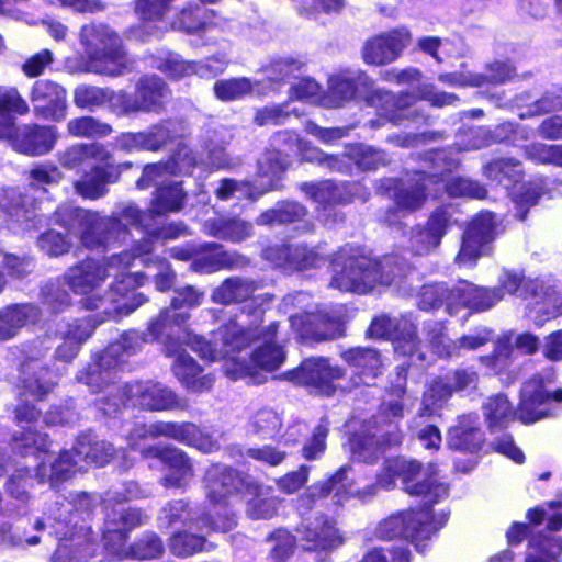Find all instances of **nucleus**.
<instances>
[{"label": "nucleus", "mask_w": 562, "mask_h": 562, "mask_svg": "<svg viewBox=\"0 0 562 562\" xmlns=\"http://www.w3.org/2000/svg\"><path fill=\"white\" fill-rule=\"evenodd\" d=\"M149 239L139 241L134 252L113 255L106 262L86 259L66 272L64 279L74 293L87 295L82 305L87 310L102 308L109 318L126 316L140 306L146 299L143 294L130 297L127 293L143 284L144 274L130 273L127 268L136 257L151 252Z\"/></svg>", "instance_id": "1"}, {"label": "nucleus", "mask_w": 562, "mask_h": 562, "mask_svg": "<svg viewBox=\"0 0 562 562\" xmlns=\"http://www.w3.org/2000/svg\"><path fill=\"white\" fill-rule=\"evenodd\" d=\"M188 318V313L175 312L167 307L150 319L145 336L148 341L162 342L165 353L168 344L172 347L187 345L202 358L209 360L225 356L227 352L245 346L248 341V337L234 322H228L213 331L212 341H206L203 337L186 330H181V335L178 334V337L175 338L176 328L184 324Z\"/></svg>", "instance_id": "2"}, {"label": "nucleus", "mask_w": 562, "mask_h": 562, "mask_svg": "<svg viewBox=\"0 0 562 562\" xmlns=\"http://www.w3.org/2000/svg\"><path fill=\"white\" fill-rule=\"evenodd\" d=\"M94 502L91 495L80 492L70 495L66 502L56 501L47 507L45 518L35 522V529L42 530L46 526L53 529L59 544L56 553L59 557L69 550L70 562H85L94 554V538L91 529L79 525V515L89 516Z\"/></svg>", "instance_id": "3"}, {"label": "nucleus", "mask_w": 562, "mask_h": 562, "mask_svg": "<svg viewBox=\"0 0 562 562\" xmlns=\"http://www.w3.org/2000/svg\"><path fill=\"white\" fill-rule=\"evenodd\" d=\"M405 384L406 370L404 367H400L397 378L392 385V393L395 397L381 404L379 416L373 420L374 431L368 425L360 434H356L350 439L351 452L358 460L372 462L384 447L401 442L396 422L404 416V404L401 397L405 394Z\"/></svg>", "instance_id": "4"}, {"label": "nucleus", "mask_w": 562, "mask_h": 562, "mask_svg": "<svg viewBox=\"0 0 562 562\" xmlns=\"http://www.w3.org/2000/svg\"><path fill=\"white\" fill-rule=\"evenodd\" d=\"M70 212L71 221H79L82 226L81 241L90 249L106 248L125 233L126 226L142 227L147 232L155 233L151 221L154 213L140 212L133 204H126L110 217L100 216L98 213L86 211L79 207L61 209L57 215L63 212Z\"/></svg>", "instance_id": "5"}, {"label": "nucleus", "mask_w": 562, "mask_h": 562, "mask_svg": "<svg viewBox=\"0 0 562 562\" xmlns=\"http://www.w3.org/2000/svg\"><path fill=\"white\" fill-rule=\"evenodd\" d=\"M330 286L342 292L364 294L378 284L389 285L401 276L402 268L394 257L374 260L364 256H345V250L333 260Z\"/></svg>", "instance_id": "6"}, {"label": "nucleus", "mask_w": 562, "mask_h": 562, "mask_svg": "<svg viewBox=\"0 0 562 562\" xmlns=\"http://www.w3.org/2000/svg\"><path fill=\"white\" fill-rule=\"evenodd\" d=\"M116 450L111 442L98 440L91 435L80 436L72 450H63L58 456H49L35 469L40 483L55 486L69 480L76 472L83 471L88 464L104 465L114 457Z\"/></svg>", "instance_id": "7"}, {"label": "nucleus", "mask_w": 562, "mask_h": 562, "mask_svg": "<svg viewBox=\"0 0 562 562\" xmlns=\"http://www.w3.org/2000/svg\"><path fill=\"white\" fill-rule=\"evenodd\" d=\"M229 322H234L240 328V330L248 337V341L245 346L237 348L236 350H232L225 356L217 357L215 360L226 359L224 372L232 380L248 379L249 382L254 384L262 383L263 375L260 373V370L272 372L280 368L285 360V352L283 348L274 341L278 324L271 323L260 331L258 339L262 341V345L252 352L250 362L248 363L236 358L234 353L243 350L249 345L254 336L252 330L250 328L245 329L234 319H231Z\"/></svg>", "instance_id": "8"}, {"label": "nucleus", "mask_w": 562, "mask_h": 562, "mask_svg": "<svg viewBox=\"0 0 562 562\" xmlns=\"http://www.w3.org/2000/svg\"><path fill=\"white\" fill-rule=\"evenodd\" d=\"M435 473L432 464H428L427 469H424L419 462L414 460H390L378 476L376 484L371 488H393L395 479L398 477L407 494L420 497L422 502L427 505H434L448 496V486L439 482Z\"/></svg>", "instance_id": "9"}, {"label": "nucleus", "mask_w": 562, "mask_h": 562, "mask_svg": "<svg viewBox=\"0 0 562 562\" xmlns=\"http://www.w3.org/2000/svg\"><path fill=\"white\" fill-rule=\"evenodd\" d=\"M80 40L88 55L87 71L108 77H119L132 71V63L121 47L120 37L108 26L83 25Z\"/></svg>", "instance_id": "10"}, {"label": "nucleus", "mask_w": 562, "mask_h": 562, "mask_svg": "<svg viewBox=\"0 0 562 562\" xmlns=\"http://www.w3.org/2000/svg\"><path fill=\"white\" fill-rule=\"evenodd\" d=\"M116 502H119L117 494H105L103 540L110 554L123 552L120 548L127 542L131 531L145 525L149 519L140 508L125 507Z\"/></svg>", "instance_id": "11"}, {"label": "nucleus", "mask_w": 562, "mask_h": 562, "mask_svg": "<svg viewBox=\"0 0 562 562\" xmlns=\"http://www.w3.org/2000/svg\"><path fill=\"white\" fill-rule=\"evenodd\" d=\"M499 290L508 294L517 295L522 299H533L536 304H542L537 313H543L544 317L535 316L537 324H542L546 319L555 317L562 313L560 297L552 286L546 285L540 280L525 279L524 274L516 271L505 270L501 274Z\"/></svg>", "instance_id": "12"}, {"label": "nucleus", "mask_w": 562, "mask_h": 562, "mask_svg": "<svg viewBox=\"0 0 562 562\" xmlns=\"http://www.w3.org/2000/svg\"><path fill=\"white\" fill-rule=\"evenodd\" d=\"M424 506L425 508L418 512L405 510L391 515L380 524L379 536L383 539L404 537L414 542L419 551H423L420 542L428 540L443 522L435 521L428 509L431 505L424 503Z\"/></svg>", "instance_id": "13"}, {"label": "nucleus", "mask_w": 562, "mask_h": 562, "mask_svg": "<svg viewBox=\"0 0 562 562\" xmlns=\"http://www.w3.org/2000/svg\"><path fill=\"white\" fill-rule=\"evenodd\" d=\"M41 412L34 405L25 402L15 409V419L22 431L13 436V449L22 456H34L42 461H47L48 454V436L41 432L36 428Z\"/></svg>", "instance_id": "14"}, {"label": "nucleus", "mask_w": 562, "mask_h": 562, "mask_svg": "<svg viewBox=\"0 0 562 562\" xmlns=\"http://www.w3.org/2000/svg\"><path fill=\"white\" fill-rule=\"evenodd\" d=\"M142 456L146 459H159L166 468L160 479L166 488H183L194 476V467L190 457L181 449L173 446H149L142 449Z\"/></svg>", "instance_id": "15"}, {"label": "nucleus", "mask_w": 562, "mask_h": 562, "mask_svg": "<svg viewBox=\"0 0 562 562\" xmlns=\"http://www.w3.org/2000/svg\"><path fill=\"white\" fill-rule=\"evenodd\" d=\"M148 341L145 333L140 336L137 331H128L121 335L120 339L112 342L98 360L89 367L86 374V384L99 386L102 370L109 375L110 370H114L123 362L125 356H131L140 349L144 342Z\"/></svg>", "instance_id": "16"}, {"label": "nucleus", "mask_w": 562, "mask_h": 562, "mask_svg": "<svg viewBox=\"0 0 562 562\" xmlns=\"http://www.w3.org/2000/svg\"><path fill=\"white\" fill-rule=\"evenodd\" d=\"M495 218L492 213L477 215L463 233L460 250L456 257L459 265H473L487 251V245L494 239Z\"/></svg>", "instance_id": "17"}, {"label": "nucleus", "mask_w": 562, "mask_h": 562, "mask_svg": "<svg viewBox=\"0 0 562 562\" xmlns=\"http://www.w3.org/2000/svg\"><path fill=\"white\" fill-rule=\"evenodd\" d=\"M131 392L134 394V407L150 412L186 411L189 402L179 397L164 384L146 381L133 382Z\"/></svg>", "instance_id": "18"}, {"label": "nucleus", "mask_w": 562, "mask_h": 562, "mask_svg": "<svg viewBox=\"0 0 562 562\" xmlns=\"http://www.w3.org/2000/svg\"><path fill=\"white\" fill-rule=\"evenodd\" d=\"M411 42L408 30L401 27L368 40L363 46V59L369 65L382 66L396 60Z\"/></svg>", "instance_id": "19"}, {"label": "nucleus", "mask_w": 562, "mask_h": 562, "mask_svg": "<svg viewBox=\"0 0 562 562\" xmlns=\"http://www.w3.org/2000/svg\"><path fill=\"white\" fill-rule=\"evenodd\" d=\"M236 525L235 518L231 517L223 524L211 521L210 517L202 516L196 521L193 530L189 528L173 533L169 540V550L172 554L187 558L195 552L202 551L205 544V535L211 530L229 531Z\"/></svg>", "instance_id": "20"}, {"label": "nucleus", "mask_w": 562, "mask_h": 562, "mask_svg": "<svg viewBox=\"0 0 562 562\" xmlns=\"http://www.w3.org/2000/svg\"><path fill=\"white\" fill-rule=\"evenodd\" d=\"M123 167L130 168L131 164L116 165L112 156L108 161L94 164L74 182L75 192L90 200L103 198L108 193V186L119 180Z\"/></svg>", "instance_id": "21"}, {"label": "nucleus", "mask_w": 562, "mask_h": 562, "mask_svg": "<svg viewBox=\"0 0 562 562\" xmlns=\"http://www.w3.org/2000/svg\"><path fill=\"white\" fill-rule=\"evenodd\" d=\"M448 209L436 210L425 225L411 229L409 248L416 256H425L437 249L451 224Z\"/></svg>", "instance_id": "22"}, {"label": "nucleus", "mask_w": 562, "mask_h": 562, "mask_svg": "<svg viewBox=\"0 0 562 562\" xmlns=\"http://www.w3.org/2000/svg\"><path fill=\"white\" fill-rule=\"evenodd\" d=\"M34 113L42 119L60 122L67 112V92L58 83L37 80L31 92Z\"/></svg>", "instance_id": "23"}, {"label": "nucleus", "mask_w": 562, "mask_h": 562, "mask_svg": "<svg viewBox=\"0 0 562 562\" xmlns=\"http://www.w3.org/2000/svg\"><path fill=\"white\" fill-rule=\"evenodd\" d=\"M166 356L175 358L172 370L178 380L190 391L201 393L209 391L214 383L212 374H202L201 367L186 352L182 345L172 347L168 344Z\"/></svg>", "instance_id": "24"}, {"label": "nucleus", "mask_w": 562, "mask_h": 562, "mask_svg": "<svg viewBox=\"0 0 562 562\" xmlns=\"http://www.w3.org/2000/svg\"><path fill=\"white\" fill-rule=\"evenodd\" d=\"M373 80L363 72L356 77L346 74L331 76L328 80V90L321 101L326 108H338L350 101L355 94L373 92Z\"/></svg>", "instance_id": "25"}, {"label": "nucleus", "mask_w": 562, "mask_h": 562, "mask_svg": "<svg viewBox=\"0 0 562 562\" xmlns=\"http://www.w3.org/2000/svg\"><path fill=\"white\" fill-rule=\"evenodd\" d=\"M297 533L307 550H328L344 541L334 521L323 515L304 519L297 527Z\"/></svg>", "instance_id": "26"}, {"label": "nucleus", "mask_w": 562, "mask_h": 562, "mask_svg": "<svg viewBox=\"0 0 562 562\" xmlns=\"http://www.w3.org/2000/svg\"><path fill=\"white\" fill-rule=\"evenodd\" d=\"M57 139L55 126L23 125L15 132L13 148L31 156L44 155L54 148Z\"/></svg>", "instance_id": "27"}, {"label": "nucleus", "mask_w": 562, "mask_h": 562, "mask_svg": "<svg viewBox=\"0 0 562 562\" xmlns=\"http://www.w3.org/2000/svg\"><path fill=\"white\" fill-rule=\"evenodd\" d=\"M266 257L278 266L295 270L318 268L326 261L324 254L318 248H308L304 245H282L271 248L266 250Z\"/></svg>", "instance_id": "28"}, {"label": "nucleus", "mask_w": 562, "mask_h": 562, "mask_svg": "<svg viewBox=\"0 0 562 562\" xmlns=\"http://www.w3.org/2000/svg\"><path fill=\"white\" fill-rule=\"evenodd\" d=\"M549 414V392L543 387L542 380L535 376L524 383L517 411L518 419L524 424L538 422Z\"/></svg>", "instance_id": "29"}, {"label": "nucleus", "mask_w": 562, "mask_h": 562, "mask_svg": "<svg viewBox=\"0 0 562 562\" xmlns=\"http://www.w3.org/2000/svg\"><path fill=\"white\" fill-rule=\"evenodd\" d=\"M425 181L419 179L398 187L394 192V206L385 212L383 221L391 225L396 224L403 216L422 209L427 199Z\"/></svg>", "instance_id": "30"}, {"label": "nucleus", "mask_w": 562, "mask_h": 562, "mask_svg": "<svg viewBox=\"0 0 562 562\" xmlns=\"http://www.w3.org/2000/svg\"><path fill=\"white\" fill-rule=\"evenodd\" d=\"M248 260L238 254L223 250L220 244H207L200 251H194L191 268L195 272L212 273L221 269H232L245 267Z\"/></svg>", "instance_id": "31"}, {"label": "nucleus", "mask_w": 562, "mask_h": 562, "mask_svg": "<svg viewBox=\"0 0 562 562\" xmlns=\"http://www.w3.org/2000/svg\"><path fill=\"white\" fill-rule=\"evenodd\" d=\"M0 206L9 214L12 224L15 223L22 231L30 232L42 224V216L36 213L33 201L15 189L0 193Z\"/></svg>", "instance_id": "32"}, {"label": "nucleus", "mask_w": 562, "mask_h": 562, "mask_svg": "<svg viewBox=\"0 0 562 562\" xmlns=\"http://www.w3.org/2000/svg\"><path fill=\"white\" fill-rule=\"evenodd\" d=\"M245 485V477L227 465L213 464L205 473L207 498L212 503H221L228 495L239 491Z\"/></svg>", "instance_id": "33"}, {"label": "nucleus", "mask_w": 562, "mask_h": 562, "mask_svg": "<svg viewBox=\"0 0 562 562\" xmlns=\"http://www.w3.org/2000/svg\"><path fill=\"white\" fill-rule=\"evenodd\" d=\"M176 134L177 130L173 122L161 121L145 132L124 134L121 137L120 144L126 150L139 148L156 151L172 142Z\"/></svg>", "instance_id": "34"}, {"label": "nucleus", "mask_w": 562, "mask_h": 562, "mask_svg": "<svg viewBox=\"0 0 562 562\" xmlns=\"http://www.w3.org/2000/svg\"><path fill=\"white\" fill-rule=\"evenodd\" d=\"M342 376V370L333 367L327 359L310 358L302 362L299 370L289 371L284 378L290 381L304 382L316 387H327Z\"/></svg>", "instance_id": "35"}, {"label": "nucleus", "mask_w": 562, "mask_h": 562, "mask_svg": "<svg viewBox=\"0 0 562 562\" xmlns=\"http://www.w3.org/2000/svg\"><path fill=\"white\" fill-rule=\"evenodd\" d=\"M344 359L353 368V386L372 385L382 366L380 355L371 348H352L342 353Z\"/></svg>", "instance_id": "36"}, {"label": "nucleus", "mask_w": 562, "mask_h": 562, "mask_svg": "<svg viewBox=\"0 0 562 562\" xmlns=\"http://www.w3.org/2000/svg\"><path fill=\"white\" fill-rule=\"evenodd\" d=\"M135 93L142 113H161L170 97L167 83L156 75L140 77L135 85Z\"/></svg>", "instance_id": "37"}, {"label": "nucleus", "mask_w": 562, "mask_h": 562, "mask_svg": "<svg viewBox=\"0 0 562 562\" xmlns=\"http://www.w3.org/2000/svg\"><path fill=\"white\" fill-rule=\"evenodd\" d=\"M196 162L198 160L193 151L188 146L180 144L169 162L145 166L137 186L140 189H145L150 181L155 180L156 176L189 173Z\"/></svg>", "instance_id": "38"}, {"label": "nucleus", "mask_w": 562, "mask_h": 562, "mask_svg": "<svg viewBox=\"0 0 562 562\" xmlns=\"http://www.w3.org/2000/svg\"><path fill=\"white\" fill-rule=\"evenodd\" d=\"M452 302L458 306H467L474 311H485L502 301L504 293L499 289L479 288L467 281H461L451 292Z\"/></svg>", "instance_id": "39"}, {"label": "nucleus", "mask_w": 562, "mask_h": 562, "mask_svg": "<svg viewBox=\"0 0 562 562\" xmlns=\"http://www.w3.org/2000/svg\"><path fill=\"white\" fill-rule=\"evenodd\" d=\"M257 290L258 283L255 280L232 277L224 280L213 290L211 300L223 305L240 304L248 300H251L252 304H257L258 299L254 296Z\"/></svg>", "instance_id": "40"}, {"label": "nucleus", "mask_w": 562, "mask_h": 562, "mask_svg": "<svg viewBox=\"0 0 562 562\" xmlns=\"http://www.w3.org/2000/svg\"><path fill=\"white\" fill-rule=\"evenodd\" d=\"M112 370L110 374L102 370L99 386L88 385L93 392L103 391L105 394L100 400L101 409L105 415H113L131 403L134 406V394L131 392L132 383L116 384L112 382Z\"/></svg>", "instance_id": "41"}, {"label": "nucleus", "mask_w": 562, "mask_h": 562, "mask_svg": "<svg viewBox=\"0 0 562 562\" xmlns=\"http://www.w3.org/2000/svg\"><path fill=\"white\" fill-rule=\"evenodd\" d=\"M21 383L24 392L37 400L50 393L56 385L55 375L42 361H24L21 366Z\"/></svg>", "instance_id": "42"}, {"label": "nucleus", "mask_w": 562, "mask_h": 562, "mask_svg": "<svg viewBox=\"0 0 562 562\" xmlns=\"http://www.w3.org/2000/svg\"><path fill=\"white\" fill-rule=\"evenodd\" d=\"M93 329L94 325L90 319H78L59 329L56 335L63 339V342L56 348V359L71 361L77 356L80 345L91 336Z\"/></svg>", "instance_id": "43"}, {"label": "nucleus", "mask_w": 562, "mask_h": 562, "mask_svg": "<svg viewBox=\"0 0 562 562\" xmlns=\"http://www.w3.org/2000/svg\"><path fill=\"white\" fill-rule=\"evenodd\" d=\"M166 176H156L145 188L157 186L156 193L150 204V212L161 215L168 212H177L182 209L186 193L181 188V183L177 181H165Z\"/></svg>", "instance_id": "44"}, {"label": "nucleus", "mask_w": 562, "mask_h": 562, "mask_svg": "<svg viewBox=\"0 0 562 562\" xmlns=\"http://www.w3.org/2000/svg\"><path fill=\"white\" fill-rule=\"evenodd\" d=\"M482 442V431L476 426V417L472 415L463 416L448 432V446L453 450L473 453Z\"/></svg>", "instance_id": "45"}, {"label": "nucleus", "mask_w": 562, "mask_h": 562, "mask_svg": "<svg viewBox=\"0 0 562 562\" xmlns=\"http://www.w3.org/2000/svg\"><path fill=\"white\" fill-rule=\"evenodd\" d=\"M111 158V153L99 143L76 144L58 154L59 164L66 169H77L89 161L102 162Z\"/></svg>", "instance_id": "46"}, {"label": "nucleus", "mask_w": 562, "mask_h": 562, "mask_svg": "<svg viewBox=\"0 0 562 562\" xmlns=\"http://www.w3.org/2000/svg\"><path fill=\"white\" fill-rule=\"evenodd\" d=\"M123 552H113L111 555L119 560H150L159 558L164 553V544L161 539L154 532H146L138 538L133 544L127 546L126 542L120 548Z\"/></svg>", "instance_id": "47"}, {"label": "nucleus", "mask_w": 562, "mask_h": 562, "mask_svg": "<svg viewBox=\"0 0 562 562\" xmlns=\"http://www.w3.org/2000/svg\"><path fill=\"white\" fill-rule=\"evenodd\" d=\"M307 494L312 499L323 498L334 494V497L337 498L336 503L340 504L342 498L347 495H357L359 491L353 488L352 482L347 476V470L342 468L325 482L310 486Z\"/></svg>", "instance_id": "48"}, {"label": "nucleus", "mask_w": 562, "mask_h": 562, "mask_svg": "<svg viewBox=\"0 0 562 562\" xmlns=\"http://www.w3.org/2000/svg\"><path fill=\"white\" fill-rule=\"evenodd\" d=\"M484 176L505 188L519 182L524 172L521 164L514 158H499L487 162L483 167Z\"/></svg>", "instance_id": "49"}, {"label": "nucleus", "mask_w": 562, "mask_h": 562, "mask_svg": "<svg viewBox=\"0 0 562 562\" xmlns=\"http://www.w3.org/2000/svg\"><path fill=\"white\" fill-rule=\"evenodd\" d=\"M172 439L205 453L218 449L217 440L211 435L204 434L192 423H175Z\"/></svg>", "instance_id": "50"}, {"label": "nucleus", "mask_w": 562, "mask_h": 562, "mask_svg": "<svg viewBox=\"0 0 562 562\" xmlns=\"http://www.w3.org/2000/svg\"><path fill=\"white\" fill-rule=\"evenodd\" d=\"M254 497L248 501L247 513L256 519H269L277 514L279 498L271 487L249 485Z\"/></svg>", "instance_id": "51"}, {"label": "nucleus", "mask_w": 562, "mask_h": 562, "mask_svg": "<svg viewBox=\"0 0 562 562\" xmlns=\"http://www.w3.org/2000/svg\"><path fill=\"white\" fill-rule=\"evenodd\" d=\"M303 190L312 200L324 205L347 203L351 200V191H347V187H339L330 181L318 184L306 183Z\"/></svg>", "instance_id": "52"}, {"label": "nucleus", "mask_w": 562, "mask_h": 562, "mask_svg": "<svg viewBox=\"0 0 562 562\" xmlns=\"http://www.w3.org/2000/svg\"><path fill=\"white\" fill-rule=\"evenodd\" d=\"M201 518L191 513L184 501L178 499L168 503L161 508L158 522L161 528H171L178 522H183L189 530H193L196 521Z\"/></svg>", "instance_id": "53"}, {"label": "nucleus", "mask_w": 562, "mask_h": 562, "mask_svg": "<svg viewBox=\"0 0 562 562\" xmlns=\"http://www.w3.org/2000/svg\"><path fill=\"white\" fill-rule=\"evenodd\" d=\"M211 11L200 5L183 7L171 22V27L187 33H195L210 24Z\"/></svg>", "instance_id": "54"}, {"label": "nucleus", "mask_w": 562, "mask_h": 562, "mask_svg": "<svg viewBox=\"0 0 562 562\" xmlns=\"http://www.w3.org/2000/svg\"><path fill=\"white\" fill-rule=\"evenodd\" d=\"M67 132L80 138H103L112 133V127L93 116H80L67 123Z\"/></svg>", "instance_id": "55"}, {"label": "nucleus", "mask_w": 562, "mask_h": 562, "mask_svg": "<svg viewBox=\"0 0 562 562\" xmlns=\"http://www.w3.org/2000/svg\"><path fill=\"white\" fill-rule=\"evenodd\" d=\"M452 289H449L445 283L426 284L422 288L419 293L418 306L422 310L429 311L440 307L442 304L447 305V310L451 312L453 306H458L457 302L450 300Z\"/></svg>", "instance_id": "56"}, {"label": "nucleus", "mask_w": 562, "mask_h": 562, "mask_svg": "<svg viewBox=\"0 0 562 562\" xmlns=\"http://www.w3.org/2000/svg\"><path fill=\"white\" fill-rule=\"evenodd\" d=\"M562 551V542L557 538L533 537L526 553L525 562H555Z\"/></svg>", "instance_id": "57"}, {"label": "nucleus", "mask_w": 562, "mask_h": 562, "mask_svg": "<svg viewBox=\"0 0 562 562\" xmlns=\"http://www.w3.org/2000/svg\"><path fill=\"white\" fill-rule=\"evenodd\" d=\"M173 422H157L154 424H136L127 436L130 448L136 449L139 441L166 437L172 439Z\"/></svg>", "instance_id": "58"}, {"label": "nucleus", "mask_w": 562, "mask_h": 562, "mask_svg": "<svg viewBox=\"0 0 562 562\" xmlns=\"http://www.w3.org/2000/svg\"><path fill=\"white\" fill-rule=\"evenodd\" d=\"M252 90L254 83L246 77L217 80L213 87L215 97L224 102L241 99Z\"/></svg>", "instance_id": "59"}, {"label": "nucleus", "mask_w": 562, "mask_h": 562, "mask_svg": "<svg viewBox=\"0 0 562 562\" xmlns=\"http://www.w3.org/2000/svg\"><path fill=\"white\" fill-rule=\"evenodd\" d=\"M251 224L240 218H220L213 223L210 233L222 239L240 241L251 235Z\"/></svg>", "instance_id": "60"}, {"label": "nucleus", "mask_w": 562, "mask_h": 562, "mask_svg": "<svg viewBox=\"0 0 562 562\" xmlns=\"http://www.w3.org/2000/svg\"><path fill=\"white\" fill-rule=\"evenodd\" d=\"M484 415L491 428L503 427L514 417V411L503 394L490 397L484 405Z\"/></svg>", "instance_id": "61"}, {"label": "nucleus", "mask_w": 562, "mask_h": 562, "mask_svg": "<svg viewBox=\"0 0 562 562\" xmlns=\"http://www.w3.org/2000/svg\"><path fill=\"white\" fill-rule=\"evenodd\" d=\"M395 353L403 357H409L413 364L423 362L426 359L420 350V342L415 334V328L409 326L403 329L394 339Z\"/></svg>", "instance_id": "62"}, {"label": "nucleus", "mask_w": 562, "mask_h": 562, "mask_svg": "<svg viewBox=\"0 0 562 562\" xmlns=\"http://www.w3.org/2000/svg\"><path fill=\"white\" fill-rule=\"evenodd\" d=\"M281 419L272 409H261L255 414L249 425V432L263 438H273L281 428Z\"/></svg>", "instance_id": "63"}, {"label": "nucleus", "mask_w": 562, "mask_h": 562, "mask_svg": "<svg viewBox=\"0 0 562 562\" xmlns=\"http://www.w3.org/2000/svg\"><path fill=\"white\" fill-rule=\"evenodd\" d=\"M109 89L80 85L74 91V103L80 109L94 110L108 103Z\"/></svg>", "instance_id": "64"}]
</instances>
